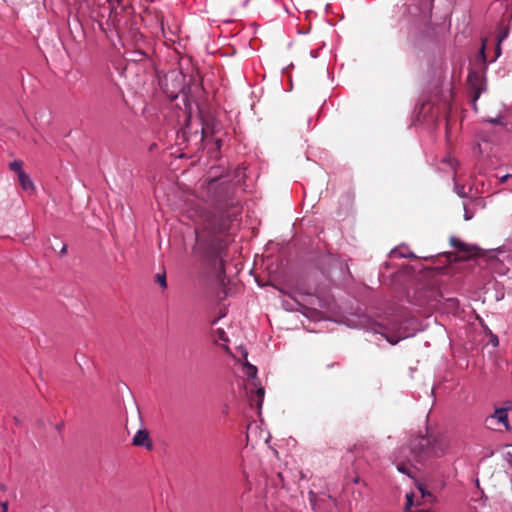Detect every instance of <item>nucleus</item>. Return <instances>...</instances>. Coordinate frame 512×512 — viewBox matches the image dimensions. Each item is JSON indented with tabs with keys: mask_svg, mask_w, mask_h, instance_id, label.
Here are the masks:
<instances>
[{
	"mask_svg": "<svg viewBox=\"0 0 512 512\" xmlns=\"http://www.w3.org/2000/svg\"><path fill=\"white\" fill-rule=\"evenodd\" d=\"M410 448L418 456L439 457L446 452L448 444L443 438L417 436L411 441Z\"/></svg>",
	"mask_w": 512,
	"mask_h": 512,
	"instance_id": "1",
	"label": "nucleus"
},
{
	"mask_svg": "<svg viewBox=\"0 0 512 512\" xmlns=\"http://www.w3.org/2000/svg\"><path fill=\"white\" fill-rule=\"evenodd\" d=\"M488 428L495 430H509L508 408H497L495 412L485 419Z\"/></svg>",
	"mask_w": 512,
	"mask_h": 512,
	"instance_id": "2",
	"label": "nucleus"
},
{
	"mask_svg": "<svg viewBox=\"0 0 512 512\" xmlns=\"http://www.w3.org/2000/svg\"><path fill=\"white\" fill-rule=\"evenodd\" d=\"M133 444L136 446H142L147 449H152L153 444L149 437V433L146 430H138L133 437Z\"/></svg>",
	"mask_w": 512,
	"mask_h": 512,
	"instance_id": "3",
	"label": "nucleus"
},
{
	"mask_svg": "<svg viewBox=\"0 0 512 512\" xmlns=\"http://www.w3.org/2000/svg\"><path fill=\"white\" fill-rule=\"evenodd\" d=\"M450 244L459 252L473 253L477 250L476 246L467 244L455 236L450 238Z\"/></svg>",
	"mask_w": 512,
	"mask_h": 512,
	"instance_id": "4",
	"label": "nucleus"
},
{
	"mask_svg": "<svg viewBox=\"0 0 512 512\" xmlns=\"http://www.w3.org/2000/svg\"><path fill=\"white\" fill-rule=\"evenodd\" d=\"M389 256L392 258H416V255L404 244L392 249Z\"/></svg>",
	"mask_w": 512,
	"mask_h": 512,
	"instance_id": "5",
	"label": "nucleus"
},
{
	"mask_svg": "<svg viewBox=\"0 0 512 512\" xmlns=\"http://www.w3.org/2000/svg\"><path fill=\"white\" fill-rule=\"evenodd\" d=\"M459 163L456 158L452 156H446L441 160L440 169L443 171H452L453 172V180L456 178V169Z\"/></svg>",
	"mask_w": 512,
	"mask_h": 512,
	"instance_id": "6",
	"label": "nucleus"
},
{
	"mask_svg": "<svg viewBox=\"0 0 512 512\" xmlns=\"http://www.w3.org/2000/svg\"><path fill=\"white\" fill-rule=\"evenodd\" d=\"M125 59L131 62H141L147 58L145 52L141 50H131L125 52Z\"/></svg>",
	"mask_w": 512,
	"mask_h": 512,
	"instance_id": "7",
	"label": "nucleus"
},
{
	"mask_svg": "<svg viewBox=\"0 0 512 512\" xmlns=\"http://www.w3.org/2000/svg\"><path fill=\"white\" fill-rule=\"evenodd\" d=\"M18 179H19L21 187L25 191H31L32 192L34 190V183H33L31 178L26 173H20Z\"/></svg>",
	"mask_w": 512,
	"mask_h": 512,
	"instance_id": "8",
	"label": "nucleus"
},
{
	"mask_svg": "<svg viewBox=\"0 0 512 512\" xmlns=\"http://www.w3.org/2000/svg\"><path fill=\"white\" fill-rule=\"evenodd\" d=\"M375 333L381 334L389 343L392 345H395L399 342V338L394 339L393 337L389 336L384 330V327L380 324L376 325V328L374 329Z\"/></svg>",
	"mask_w": 512,
	"mask_h": 512,
	"instance_id": "9",
	"label": "nucleus"
},
{
	"mask_svg": "<svg viewBox=\"0 0 512 512\" xmlns=\"http://www.w3.org/2000/svg\"><path fill=\"white\" fill-rule=\"evenodd\" d=\"M444 304L450 311H456L459 308V301L456 298H446Z\"/></svg>",
	"mask_w": 512,
	"mask_h": 512,
	"instance_id": "10",
	"label": "nucleus"
},
{
	"mask_svg": "<svg viewBox=\"0 0 512 512\" xmlns=\"http://www.w3.org/2000/svg\"><path fill=\"white\" fill-rule=\"evenodd\" d=\"M22 166H23V163L20 160H14L13 162H11L9 164L10 170L16 172L18 174V176L20 175V173H25L22 169Z\"/></svg>",
	"mask_w": 512,
	"mask_h": 512,
	"instance_id": "11",
	"label": "nucleus"
},
{
	"mask_svg": "<svg viewBox=\"0 0 512 512\" xmlns=\"http://www.w3.org/2000/svg\"><path fill=\"white\" fill-rule=\"evenodd\" d=\"M244 369H245L246 375L249 378H255L256 377V375H257V368H256V366L248 363V364H246L244 366Z\"/></svg>",
	"mask_w": 512,
	"mask_h": 512,
	"instance_id": "12",
	"label": "nucleus"
},
{
	"mask_svg": "<svg viewBox=\"0 0 512 512\" xmlns=\"http://www.w3.org/2000/svg\"><path fill=\"white\" fill-rule=\"evenodd\" d=\"M454 181V191L455 193L461 197V198H466L467 197V194L465 192V188L463 185H460L456 182V179L453 180Z\"/></svg>",
	"mask_w": 512,
	"mask_h": 512,
	"instance_id": "13",
	"label": "nucleus"
},
{
	"mask_svg": "<svg viewBox=\"0 0 512 512\" xmlns=\"http://www.w3.org/2000/svg\"><path fill=\"white\" fill-rule=\"evenodd\" d=\"M431 293L434 295V299L429 300L428 305L431 307H437L438 303H441L442 296L437 291L434 290H432Z\"/></svg>",
	"mask_w": 512,
	"mask_h": 512,
	"instance_id": "14",
	"label": "nucleus"
},
{
	"mask_svg": "<svg viewBox=\"0 0 512 512\" xmlns=\"http://www.w3.org/2000/svg\"><path fill=\"white\" fill-rule=\"evenodd\" d=\"M264 394H265L264 388L260 387L256 390L257 405L259 408H261V406H262Z\"/></svg>",
	"mask_w": 512,
	"mask_h": 512,
	"instance_id": "15",
	"label": "nucleus"
},
{
	"mask_svg": "<svg viewBox=\"0 0 512 512\" xmlns=\"http://www.w3.org/2000/svg\"><path fill=\"white\" fill-rule=\"evenodd\" d=\"M156 281L157 283L163 288L165 289L167 287V282H166V275L165 273H161V274H157L156 276Z\"/></svg>",
	"mask_w": 512,
	"mask_h": 512,
	"instance_id": "16",
	"label": "nucleus"
},
{
	"mask_svg": "<svg viewBox=\"0 0 512 512\" xmlns=\"http://www.w3.org/2000/svg\"><path fill=\"white\" fill-rule=\"evenodd\" d=\"M216 335L218 336L219 340H222V341H227L228 340L227 336H226V333H225L224 329H222V328H218L216 330Z\"/></svg>",
	"mask_w": 512,
	"mask_h": 512,
	"instance_id": "17",
	"label": "nucleus"
},
{
	"mask_svg": "<svg viewBox=\"0 0 512 512\" xmlns=\"http://www.w3.org/2000/svg\"><path fill=\"white\" fill-rule=\"evenodd\" d=\"M397 469L399 472H401L403 474L410 475L409 469L404 464L398 465Z\"/></svg>",
	"mask_w": 512,
	"mask_h": 512,
	"instance_id": "18",
	"label": "nucleus"
},
{
	"mask_svg": "<svg viewBox=\"0 0 512 512\" xmlns=\"http://www.w3.org/2000/svg\"><path fill=\"white\" fill-rule=\"evenodd\" d=\"M1 508H2V512H7L8 511V502L7 501H3L1 502Z\"/></svg>",
	"mask_w": 512,
	"mask_h": 512,
	"instance_id": "19",
	"label": "nucleus"
},
{
	"mask_svg": "<svg viewBox=\"0 0 512 512\" xmlns=\"http://www.w3.org/2000/svg\"><path fill=\"white\" fill-rule=\"evenodd\" d=\"M472 217H473V215H472L469 211L465 210V213H464V219H465L466 221H468V220H470Z\"/></svg>",
	"mask_w": 512,
	"mask_h": 512,
	"instance_id": "20",
	"label": "nucleus"
},
{
	"mask_svg": "<svg viewBox=\"0 0 512 512\" xmlns=\"http://www.w3.org/2000/svg\"><path fill=\"white\" fill-rule=\"evenodd\" d=\"M510 177V174H506L500 177V182L504 183Z\"/></svg>",
	"mask_w": 512,
	"mask_h": 512,
	"instance_id": "21",
	"label": "nucleus"
},
{
	"mask_svg": "<svg viewBox=\"0 0 512 512\" xmlns=\"http://www.w3.org/2000/svg\"><path fill=\"white\" fill-rule=\"evenodd\" d=\"M490 122H491V123H493V124H495V125H496V124H500V123H501V121H500V119H499V118L491 119V120H490Z\"/></svg>",
	"mask_w": 512,
	"mask_h": 512,
	"instance_id": "22",
	"label": "nucleus"
},
{
	"mask_svg": "<svg viewBox=\"0 0 512 512\" xmlns=\"http://www.w3.org/2000/svg\"><path fill=\"white\" fill-rule=\"evenodd\" d=\"M66 252H67V246L63 245V247L61 248L60 254L64 255V254H66Z\"/></svg>",
	"mask_w": 512,
	"mask_h": 512,
	"instance_id": "23",
	"label": "nucleus"
},
{
	"mask_svg": "<svg viewBox=\"0 0 512 512\" xmlns=\"http://www.w3.org/2000/svg\"><path fill=\"white\" fill-rule=\"evenodd\" d=\"M407 504L408 505H411L412 504V495H407Z\"/></svg>",
	"mask_w": 512,
	"mask_h": 512,
	"instance_id": "24",
	"label": "nucleus"
},
{
	"mask_svg": "<svg viewBox=\"0 0 512 512\" xmlns=\"http://www.w3.org/2000/svg\"><path fill=\"white\" fill-rule=\"evenodd\" d=\"M359 481H360V478L358 476L354 477V479H353L354 484L359 483Z\"/></svg>",
	"mask_w": 512,
	"mask_h": 512,
	"instance_id": "25",
	"label": "nucleus"
},
{
	"mask_svg": "<svg viewBox=\"0 0 512 512\" xmlns=\"http://www.w3.org/2000/svg\"><path fill=\"white\" fill-rule=\"evenodd\" d=\"M492 342H495V344L497 345L498 344V338L496 336H494V339H492Z\"/></svg>",
	"mask_w": 512,
	"mask_h": 512,
	"instance_id": "26",
	"label": "nucleus"
},
{
	"mask_svg": "<svg viewBox=\"0 0 512 512\" xmlns=\"http://www.w3.org/2000/svg\"><path fill=\"white\" fill-rule=\"evenodd\" d=\"M492 342H495V344L497 345L498 344V338L496 336H494V339H492Z\"/></svg>",
	"mask_w": 512,
	"mask_h": 512,
	"instance_id": "27",
	"label": "nucleus"
}]
</instances>
